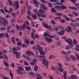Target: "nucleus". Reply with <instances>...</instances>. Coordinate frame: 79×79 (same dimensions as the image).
Masks as SVG:
<instances>
[{"label":"nucleus","mask_w":79,"mask_h":79,"mask_svg":"<svg viewBox=\"0 0 79 79\" xmlns=\"http://www.w3.org/2000/svg\"><path fill=\"white\" fill-rule=\"evenodd\" d=\"M39 13H40L41 15V18H45L46 17H47V15L45 14H44L45 13V10H42L40 8V9L38 11Z\"/></svg>","instance_id":"obj_1"},{"label":"nucleus","mask_w":79,"mask_h":79,"mask_svg":"<svg viewBox=\"0 0 79 79\" xmlns=\"http://www.w3.org/2000/svg\"><path fill=\"white\" fill-rule=\"evenodd\" d=\"M26 55H28L29 56H31V55H32L34 56V52H33L31 51L30 50H27L26 52Z\"/></svg>","instance_id":"obj_2"},{"label":"nucleus","mask_w":79,"mask_h":79,"mask_svg":"<svg viewBox=\"0 0 79 79\" xmlns=\"http://www.w3.org/2000/svg\"><path fill=\"white\" fill-rule=\"evenodd\" d=\"M64 31L65 30L64 29L60 31H58V34L60 35H64Z\"/></svg>","instance_id":"obj_3"},{"label":"nucleus","mask_w":79,"mask_h":79,"mask_svg":"<svg viewBox=\"0 0 79 79\" xmlns=\"http://www.w3.org/2000/svg\"><path fill=\"white\" fill-rule=\"evenodd\" d=\"M77 76L74 74H72L70 77V79H77Z\"/></svg>","instance_id":"obj_4"},{"label":"nucleus","mask_w":79,"mask_h":79,"mask_svg":"<svg viewBox=\"0 0 79 79\" xmlns=\"http://www.w3.org/2000/svg\"><path fill=\"white\" fill-rule=\"evenodd\" d=\"M25 69L26 71H29L31 70V67L30 66H26L25 67Z\"/></svg>","instance_id":"obj_5"},{"label":"nucleus","mask_w":79,"mask_h":79,"mask_svg":"<svg viewBox=\"0 0 79 79\" xmlns=\"http://www.w3.org/2000/svg\"><path fill=\"white\" fill-rule=\"evenodd\" d=\"M45 40L47 41V43H49L50 44V43H52V39H51L50 38H49L48 37H47L45 38Z\"/></svg>","instance_id":"obj_6"},{"label":"nucleus","mask_w":79,"mask_h":79,"mask_svg":"<svg viewBox=\"0 0 79 79\" xmlns=\"http://www.w3.org/2000/svg\"><path fill=\"white\" fill-rule=\"evenodd\" d=\"M36 76H37V77L36 78V79H42V77L41 76V75H40L39 74H38L37 73H36L35 74Z\"/></svg>","instance_id":"obj_7"},{"label":"nucleus","mask_w":79,"mask_h":79,"mask_svg":"<svg viewBox=\"0 0 79 79\" xmlns=\"http://www.w3.org/2000/svg\"><path fill=\"white\" fill-rule=\"evenodd\" d=\"M39 53L40 55H45V52H44V51L41 49L40 50Z\"/></svg>","instance_id":"obj_8"},{"label":"nucleus","mask_w":79,"mask_h":79,"mask_svg":"<svg viewBox=\"0 0 79 79\" xmlns=\"http://www.w3.org/2000/svg\"><path fill=\"white\" fill-rule=\"evenodd\" d=\"M67 40H66V42L68 43V44H71V42H73V41H72V40L71 39H70L69 38H67Z\"/></svg>","instance_id":"obj_9"},{"label":"nucleus","mask_w":79,"mask_h":79,"mask_svg":"<svg viewBox=\"0 0 79 79\" xmlns=\"http://www.w3.org/2000/svg\"><path fill=\"white\" fill-rule=\"evenodd\" d=\"M33 19H37V15L35 14H33L31 15Z\"/></svg>","instance_id":"obj_10"},{"label":"nucleus","mask_w":79,"mask_h":79,"mask_svg":"<svg viewBox=\"0 0 79 79\" xmlns=\"http://www.w3.org/2000/svg\"><path fill=\"white\" fill-rule=\"evenodd\" d=\"M33 3H34V5H36L40 4V2H38L37 0H33Z\"/></svg>","instance_id":"obj_11"},{"label":"nucleus","mask_w":79,"mask_h":79,"mask_svg":"<svg viewBox=\"0 0 79 79\" xmlns=\"http://www.w3.org/2000/svg\"><path fill=\"white\" fill-rule=\"evenodd\" d=\"M55 8H56L57 10H60L61 9H62V7L61 6H55Z\"/></svg>","instance_id":"obj_12"},{"label":"nucleus","mask_w":79,"mask_h":79,"mask_svg":"<svg viewBox=\"0 0 79 79\" xmlns=\"http://www.w3.org/2000/svg\"><path fill=\"white\" fill-rule=\"evenodd\" d=\"M51 12L52 13H56V10L55 9V8L54 7H52L51 9Z\"/></svg>","instance_id":"obj_13"},{"label":"nucleus","mask_w":79,"mask_h":79,"mask_svg":"<svg viewBox=\"0 0 79 79\" xmlns=\"http://www.w3.org/2000/svg\"><path fill=\"white\" fill-rule=\"evenodd\" d=\"M43 35L44 37H48L49 36V33L48 32H45L43 34Z\"/></svg>","instance_id":"obj_14"},{"label":"nucleus","mask_w":79,"mask_h":79,"mask_svg":"<svg viewBox=\"0 0 79 79\" xmlns=\"http://www.w3.org/2000/svg\"><path fill=\"white\" fill-rule=\"evenodd\" d=\"M17 72L19 74H23V72H22L21 71H20V70H19V69H17Z\"/></svg>","instance_id":"obj_15"},{"label":"nucleus","mask_w":79,"mask_h":79,"mask_svg":"<svg viewBox=\"0 0 79 79\" xmlns=\"http://www.w3.org/2000/svg\"><path fill=\"white\" fill-rule=\"evenodd\" d=\"M24 41L25 43L27 44V45H29V40L27 39H24Z\"/></svg>","instance_id":"obj_16"},{"label":"nucleus","mask_w":79,"mask_h":79,"mask_svg":"<svg viewBox=\"0 0 79 79\" xmlns=\"http://www.w3.org/2000/svg\"><path fill=\"white\" fill-rule=\"evenodd\" d=\"M3 21L4 23H5L6 24H7L8 23V20L5 19V18H3Z\"/></svg>","instance_id":"obj_17"},{"label":"nucleus","mask_w":79,"mask_h":79,"mask_svg":"<svg viewBox=\"0 0 79 79\" xmlns=\"http://www.w3.org/2000/svg\"><path fill=\"white\" fill-rule=\"evenodd\" d=\"M69 57L70 58H71L72 60H76V57L74 56L70 55L69 56Z\"/></svg>","instance_id":"obj_18"},{"label":"nucleus","mask_w":79,"mask_h":79,"mask_svg":"<svg viewBox=\"0 0 79 79\" xmlns=\"http://www.w3.org/2000/svg\"><path fill=\"white\" fill-rule=\"evenodd\" d=\"M70 25L71 26H72V27H73L74 29H75V28L76 27V25L74 23H70Z\"/></svg>","instance_id":"obj_19"},{"label":"nucleus","mask_w":79,"mask_h":79,"mask_svg":"<svg viewBox=\"0 0 79 79\" xmlns=\"http://www.w3.org/2000/svg\"><path fill=\"white\" fill-rule=\"evenodd\" d=\"M43 26L44 27H45V28H48L49 27L48 25V24H47L46 23H44V24Z\"/></svg>","instance_id":"obj_20"},{"label":"nucleus","mask_w":79,"mask_h":79,"mask_svg":"<svg viewBox=\"0 0 79 79\" xmlns=\"http://www.w3.org/2000/svg\"><path fill=\"white\" fill-rule=\"evenodd\" d=\"M38 69H39V67H38L37 65H36L35 66L34 68V71H37Z\"/></svg>","instance_id":"obj_21"},{"label":"nucleus","mask_w":79,"mask_h":79,"mask_svg":"<svg viewBox=\"0 0 79 79\" xmlns=\"http://www.w3.org/2000/svg\"><path fill=\"white\" fill-rule=\"evenodd\" d=\"M19 5V3L17 2H16L13 4V6L15 7H16V6L17 5Z\"/></svg>","instance_id":"obj_22"},{"label":"nucleus","mask_w":79,"mask_h":79,"mask_svg":"<svg viewBox=\"0 0 79 79\" xmlns=\"http://www.w3.org/2000/svg\"><path fill=\"white\" fill-rule=\"evenodd\" d=\"M63 74L64 75V79H66V78H67V77H66V74H67V72L64 71Z\"/></svg>","instance_id":"obj_23"},{"label":"nucleus","mask_w":79,"mask_h":79,"mask_svg":"<svg viewBox=\"0 0 79 79\" xmlns=\"http://www.w3.org/2000/svg\"><path fill=\"white\" fill-rule=\"evenodd\" d=\"M69 46V47L70 48H72L73 47V42H71L70 43H68Z\"/></svg>","instance_id":"obj_24"},{"label":"nucleus","mask_w":79,"mask_h":79,"mask_svg":"<svg viewBox=\"0 0 79 79\" xmlns=\"http://www.w3.org/2000/svg\"><path fill=\"white\" fill-rule=\"evenodd\" d=\"M55 14L58 16H63V14H62L61 13H56Z\"/></svg>","instance_id":"obj_25"},{"label":"nucleus","mask_w":79,"mask_h":79,"mask_svg":"<svg viewBox=\"0 0 79 79\" xmlns=\"http://www.w3.org/2000/svg\"><path fill=\"white\" fill-rule=\"evenodd\" d=\"M9 74L11 78L12 79H13V73H11V71H10L9 72Z\"/></svg>","instance_id":"obj_26"},{"label":"nucleus","mask_w":79,"mask_h":79,"mask_svg":"<svg viewBox=\"0 0 79 79\" xmlns=\"http://www.w3.org/2000/svg\"><path fill=\"white\" fill-rule=\"evenodd\" d=\"M4 33H0V38H3V37H5Z\"/></svg>","instance_id":"obj_27"},{"label":"nucleus","mask_w":79,"mask_h":79,"mask_svg":"<svg viewBox=\"0 0 79 79\" xmlns=\"http://www.w3.org/2000/svg\"><path fill=\"white\" fill-rule=\"evenodd\" d=\"M70 8L71 10H77V8L76 7L71 6Z\"/></svg>","instance_id":"obj_28"},{"label":"nucleus","mask_w":79,"mask_h":79,"mask_svg":"<svg viewBox=\"0 0 79 79\" xmlns=\"http://www.w3.org/2000/svg\"><path fill=\"white\" fill-rule=\"evenodd\" d=\"M16 27L18 31H19V27H20L19 25H16Z\"/></svg>","instance_id":"obj_29"},{"label":"nucleus","mask_w":79,"mask_h":79,"mask_svg":"<svg viewBox=\"0 0 79 79\" xmlns=\"http://www.w3.org/2000/svg\"><path fill=\"white\" fill-rule=\"evenodd\" d=\"M11 40L12 43L15 44V38L14 37H12L11 38Z\"/></svg>","instance_id":"obj_30"},{"label":"nucleus","mask_w":79,"mask_h":79,"mask_svg":"<svg viewBox=\"0 0 79 79\" xmlns=\"http://www.w3.org/2000/svg\"><path fill=\"white\" fill-rule=\"evenodd\" d=\"M73 44L75 45H76L77 44V41H76V40L75 39H73Z\"/></svg>","instance_id":"obj_31"},{"label":"nucleus","mask_w":79,"mask_h":79,"mask_svg":"<svg viewBox=\"0 0 79 79\" xmlns=\"http://www.w3.org/2000/svg\"><path fill=\"white\" fill-rule=\"evenodd\" d=\"M35 47L38 50H39V47H40V45H39V44H36Z\"/></svg>","instance_id":"obj_32"},{"label":"nucleus","mask_w":79,"mask_h":79,"mask_svg":"<svg viewBox=\"0 0 79 79\" xmlns=\"http://www.w3.org/2000/svg\"><path fill=\"white\" fill-rule=\"evenodd\" d=\"M33 11L35 13H37L38 12V10L37 9H35L33 10Z\"/></svg>","instance_id":"obj_33"},{"label":"nucleus","mask_w":79,"mask_h":79,"mask_svg":"<svg viewBox=\"0 0 79 79\" xmlns=\"http://www.w3.org/2000/svg\"><path fill=\"white\" fill-rule=\"evenodd\" d=\"M23 48H27V44H22L21 46Z\"/></svg>","instance_id":"obj_34"},{"label":"nucleus","mask_w":79,"mask_h":79,"mask_svg":"<svg viewBox=\"0 0 79 79\" xmlns=\"http://www.w3.org/2000/svg\"><path fill=\"white\" fill-rule=\"evenodd\" d=\"M10 32V34H15V30L14 29H12L11 30Z\"/></svg>","instance_id":"obj_35"},{"label":"nucleus","mask_w":79,"mask_h":79,"mask_svg":"<svg viewBox=\"0 0 79 79\" xmlns=\"http://www.w3.org/2000/svg\"><path fill=\"white\" fill-rule=\"evenodd\" d=\"M39 5H40V6H41L40 7L42 9L44 7V6H45L44 4L40 3Z\"/></svg>","instance_id":"obj_36"},{"label":"nucleus","mask_w":79,"mask_h":79,"mask_svg":"<svg viewBox=\"0 0 79 79\" xmlns=\"http://www.w3.org/2000/svg\"><path fill=\"white\" fill-rule=\"evenodd\" d=\"M17 44L18 46H21V42L19 41V42H17Z\"/></svg>","instance_id":"obj_37"},{"label":"nucleus","mask_w":79,"mask_h":79,"mask_svg":"<svg viewBox=\"0 0 79 79\" xmlns=\"http://www.w3.org/2000/svg\"><path fill=\"white\" fill-rule=\"evenodd\" d=\"M62 9L65 10V9H67V7L66 6H64V5H61Z\"/></svg>","instance_id":"obj_38"},{"label":"nucleus","mask_w":79,"mask_h":79,"mask_svg":"<svg viewBox=\"0 0 79 79\" xmlns=\"http://www.w3.org/2000/svg\"><path fill=\"white\" fill-rule=\"evenodd\" d=\"M50 48L52 49H54V48H55V45H51L50 46Z\"/></svg>","instance_id":"obj_39"},{"label":"nucleus","mask_w":79,"mask_h":79,"mask_svg":"<svg viewBox=\"0 0 79 79\" xmlns=\"http://www.w3.org/2000/svg\"><path fill=\"white\" fill-rule=\"evenodd\" d=\"M19 70L21 71H23V70H24V69L23 68V67H19Z\"/></svg>","instance_id":"obj_40"},{"label":"nucleus","mask_w":79,"mask_h":79,"mask_svg":"<svg viewBox=\"0 0 79 79\" xmlns=\"http://www.w3.org/2000/svg\"><path fill=\"white\" fill-rule=\"evenodd\" d=\"M12 52L13 53H14V55H19V53L18 52H17V51L15 52V51H13Z\"/></svg>","instance_id":"obj_41"},{"label":"nucleus","mask_w":79,"mask_h":79,"mask_svg":"<svg viewBox=\"0 0 79 79\" xmlns=\"http://www.w3.org/2000/svg\"><path fill=\"white\" fill-rule=\"evenodd\" d=\"M52 69H53L54 71H57L58 68H56L55 67H52Z\"/></svg>","instance_id":"obj_42"},{"label":"nucleus","mask_w":79,"mask_h":79,"mask_svg":"<svg viewBox=\"0 0 79 79\" xmlns=\"http://www.w3.org/2000/svg\"><path fill=\"white\" fill-rule=\"evenodd\" d=\"M31 36L32 39H35V37H34V33H33L32 32L31 33Z\"/></svg>","instance_id":"obj_43"},{"label":"nucleus","mask_w":79,"mask_h":79,"mask_svg":"<svg viewBox=\"0 0 79 79\" xmlns=\"http://www.w3.org/2000/svg\"><path fill=\"white\" fill-rule=\"evenodd\" d=\"M0 11H1V12L2 13H3V14H4V15H5L6 13H5V12L4 11V10H3V9H1L0 10Z\"/></svg>","instance_id":"obj_44"},{"label":"nucleus","mask_w":79,"mask_h":79,"mask_svg":"<svg viewBox=\"0 0 79 79\" xmlns=\"http://www.w3.org/2000/svg\"><path fill=\"white\" fill-rule=\"evenodd\" d=\"M24 63L25 65H27V66H29V64H28V62H26V61H24Z\"/></svg>","instance_id":"obj_45"},{"label":"nucleus","mask_w":79,"mask_h":79,"mask_svg":"<svg viewBox=\"0 0 79 79\" xmlns=\"http://www.w3.org/2000/svg\"><path fill=\"white\" fill-rule=\"evenodd\" d=\"M5 36H6V37L7 39H8L9 38V35H8V33L6 32L5 34Z\"/></svg>","instance_id":"obj_46"},{"label":"nucleus","mask_w":79,"mask_h":79,"mask_svg":"<svg viewBox=\"0 0 79 79\" xmlns=\"http://www.w3.org/2000/svg\"><path fill=\"white\" fill-rule=\"evenodd\" d=\"M2 52H3L4 53H7V50H5L4 49H3L2 50Z\"/></svg>","instance_id":"obj_47"},{"label":"nucleus","mask_w":79,"mask_h":79,"mask_svg":"<svg viewBox=\"0 0 79 79\" xmlns=\"http://www.w3.org/2000/svg\"><path fill=\"white\" fill-rule=\"evenodd\" d=\"M60 22L63 24L65 23V20L61 19L60 20Z\"/></svg>","instance_id":"obj_48"},{"label":"nucleus","mask_w":79,"mask_h":79,"mask_svg":"<svg viewBox=\"0 0 79 79\" xmlns=\"http://www.w3.org/2000/svg\"><path fill=\"white\" fill-rule=\"evenodd\" d=\"M10 67H12V68H15V63H12L11 64H10Z\"/></svg>","instance_id":"obj_49"},{"label":"nucleus","mask_w":79,"mask_h":79,"mask_svg":"<svg viewBox=\"0 0 79 79\" xmlns=\"http://www.w3.org/2000/svg\"><path fill=\"white\" fill-rule=\"evenodd\" d=\"M70 1L71 2H72L74 4L76 2V0H70Z\"/></svg>","instance_id":"obj_50"},{"label":"nucleus","mask_w":79,"mask_h":79,"mask_svg":"<svg viewBox=\"0 0 79 79\" xmlns=\"http://www.w3.org/2000/svg\"><path fill=\"white\" fill-rule=\"evenodd\" d=\"M1 31H3V30H6V28L4 27H2L0 28Z\"/></svg>","instance_id":"obj_51"},{"label":"nucleus","mask_w":79,"mask_h":79,"mask_svg":"<svg viewBox=\"0 0 79 79\" xmlns=\"http://www.w3.org/2000/svg\"><path fill=\"white\" fill-rule=\"evenodd\" d=\"M4 64L6 67H7L9 66V63L7 62H5V64Z\"/></svg>","instance_id":"obj_52"},{"label":"nucleus","mask_w":79,"mask_h":79,"mask_svg":"<svg viewBox=\"0 0 79 79\" xmlns=\"http://www.w3.org/2000/svg\"><path fill=\"white\" fill-rule=\"evenodd\" d=\"M26 29L28 30V31H31V29H30V27H29V26H26Z\"/></svg>","instance_id":"obj_53"},{"label":"nucleus","mask_w":79,"mask_h":79,"mask_svg":"<svg viewBox=\"0 0 79 79\" xmlns=\"http://www.w3.org/2000/svg\"><path fill=\"white\" fill-rule=\"evenodd\" d=\"M51 22L52 23V24H53V25H55V24L56 23L55 22V21H54V20H53V19H52L51 20Z\"/></svg>","instance_id":"obj_54"},{"label":"nucleus","mask_w":79,"mask_h":79,"mask_svg":"<svg viewBox=\"0 0 79 79\" xmlns=\"http://www.w3.org/2000/svg\"><path fill=\"white\" fill-rule=\"evenodd\" d=\"M25 9H26V8H25V7H24H24H23V8L22 14H23V13H24V12H25Z\"/></svg>","instance_id":"obj_55"},{"label":"nucleus","mask_w":79,"mask_h":79,"mask_svg":"<svg viewBox=\"0 0 79 79\" xmlns=\"http://www.w3.org/2000/svg\"><path fill=\"white\" fill-rule=\"evenodd\" d=\"M12 8H10L9 10L8 11V13H11L12 11Z\"/></svg>","instance_id":"obj_56"},{"label":"nucleus","mask_w":79,"mask_h":79,"mask_svg":"<svg viewBox=\"0 0 79 79\" xmlns=\"http://www.w3.org/2000/svg\"><path fill=\"white\" fill-rule=\"evenodd\" d=\"M59 70L60 72H63V68H59Z\"/></svg>","instance_id":"obj_57"},{"label":"nucleus","mask_w":79,"mask_h":79,"mask_svg":"<svg viewBox=\"0 0 79 79\" xmlns=\"http://www.w3.org/2000/svg\"><path fill=\"white\" fill-rule=\"evenodd\" d=\"M41 1V3H46V1L45 0H40Z\"/></svg>","instance_id":"obj_58"},{"label":"nucleus","mask_w":79,"mask_h":79,"mask_svg":"<svg viewBox=\"0 0 79 79\" xmlns=\"http://www.w3.org/2000/svg\"><path fill=\"white\" fill-rule=\"evenodd\" d=\"M77 21V20H76V19H75V20L72 19L70 21L72 23H76V22Z\"/></svg>","instance_id":"obj_59"},{"label":"nucleus","mask_w":79,"mask_h":79,"mask_svg":"<svg viewBox=\"0 0 79 79\" xmlns=\"http://www.w3.org/2000/svg\"><path fill=\"white\" fill-rule=\"evenodd\" d=\"M15 40L16 42H19L20 40V39L19 38H16Z\"/></svg>","instance_id":"obj_60"},{"label":"nucleus","mask_w":79,"mask_h":79,"mask_svg":"<svg viewBox=\"0 0 79 79\" xmlns=\"http://www.w3.org/2000/svg\"><path fill=\"white\" fill-rule=\"evenodd\" d=\"M16 48L17 49V50H21V48L19 46H17L16 47Z\"/></svg>","instance_id":"obj_61"},{"label":"nucleus","mask_w":79,"mask_h":79,"mask_svg":"<svg viewBox=\"0 0 79 79\" xmlns=\"http://www.w3.org/2000/svg\"><path fill=\"white\" fill-rule=\"evenodd\" d=\"M69 46H67L65 47V48L66 50H69Z\"/></svg>","instance_id":"obj_62"},{"label":"nucleus","mask_w":79,"mask_h":79,"mask_svg":"<svg viewBox=\"0 0 79 79\" xmlns=\"http://www.w3.org/2000/svg\"><path fill=\"white\" fill-rule=\"evenodd\" d=\"M16 57L17 58H21V56L20 55H16Z\"/></svg>","instance_id":"obj_63"},{"label":"nucleus","mask_w":79,"mask_h":79,"mask_svg":"<svg viewBox=\"0 0 79 79\" xmlns=\"http://www.w3.org/2000/svg\"><path fill=\"white\" fill-rule=\"evenodd\" d=\"M58 65L59 66L60 68H61L62 67V64L60 63H58Z\"/></svg>","instance_id":"obj_64"}]
</instances>
